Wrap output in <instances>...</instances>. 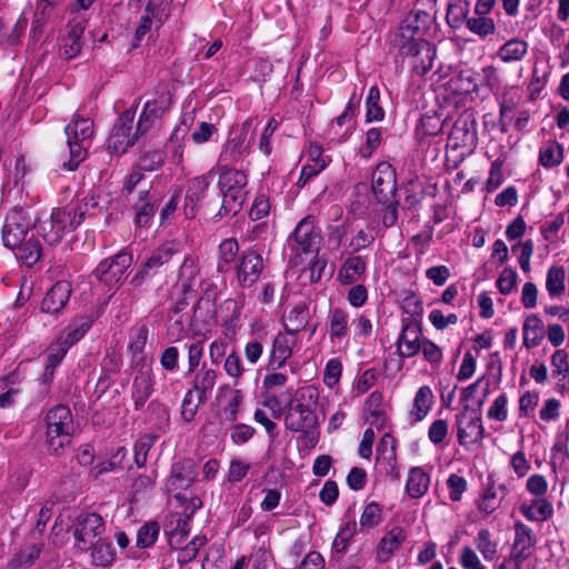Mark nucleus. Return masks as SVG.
Instances as JSON below:
<instances>
[{
  "instance_id": "nucleus-59",
  "label": "nucleus",
  "mask_w": 569,
  "mask_h": 569,
  "mask_svg": "<svg viewBox=\"0 0 569 569\" xmlns=\"http://www.w3.org/2000/svg\"><path fill=\"white\" fill-rule=\"evenodd\" d=\"M342 363L338 358L330 359L323 371V382L328 388H333L341 377Z\"/></svg>"
},
{
  "instance_id": "nucleus-40",
  "label": "nucleus",
  "mask_w": 569,
  "mask_h": 569,
  "mask_svg": "<svg viewBox=\"0 0 569 569\" xmlns=\"http://www.w3.org/2000/svg\"><path fill=\"white\" fill-rule=\"evenodd\" d=\"M69 348L64 341H58L49 347L43 373L44 381L52 379L54 369L61 363Z\"/></svg>"
},
{
  "instance_id": "nucleus-6",
  "label": "nucleus",
  "mask_w": 569,
  "mask_h": 569,
  "mask_svg": "<svg viewBox=\"0 0 569 569\" xmlns=\"http://www.w3.org/2000/svg\"><path fill=\"white\" fill-rule=\"evenodd\" d=\"M64 132L70 158L68 161H62L61 168L74 171L87 157V144L93 133V122L89 118L74 116L66 126Z\"/></svg>"
},
{
  "instance_id": "nucleus-13",
  "label": "nucleus",
  "mask_w": 569,
  "mask_h": 569,
  "mask_svg": "<svg viewBox=\"0 0 569 569\" xmlns=\"http://www.w3.org/2000/svg\"><path fill=\"white\" fill-rule=\"evenodd\" d=\"M132 254L120 251L116 256L102 260L94 269V277L107 286L118 284L124 277L126 271L132 266Z\"/></svg>"
},
{
  "instance_id": "nucleus-48",
  "label": "nucleus",
  "mask_w": 569,
  "mask_h": 569,
  "mask_svg": "<svg viewBox=\"0 0 569 569\" xmlns=\"http://www.w3.org/2000/svg\"><path fill=\"white\" fill-rule=\"evenodd\" d=\"M207 399H201V395L197 393L194 389H189L184 395L181 406V415L184 421L190 422L194 419L198 408Z\"/></svg>"
},
{
  "instance_id": "nucleus-56",
  "label": "nucleus",
  "mask_w": 569,
  "mask_h": 569,
  "mask_svg": "<svg viewBox=\"0 0 569 569\" xmlns=\"http://www.w3.org/2000/svg\"><path fill=\"white\" fill-rule=\"evenodd\" d=\"M458 562L463 569H487L477 552L470 546H463L461 548Z\"/></svg>"
},
{
  "instance_id": "nucleus-39",
  "label": "nucleus",
  "mask_w": 569,
  "mask_h": 569,
  "mask_svg": "<svg viewBox=\"0 0 569 569\" xmlns=\"http://www.w3.org/2000/svg\"><path fill=\"white\" fill-rule=\"evenodd\" d=\"M563 148L555 140L547 141L539 149V163L545 168H553L561 163Z\"/></svg>"
},
{
  "instance_id": "nucleus-30",
  "label": "nucleus",
  "mask_w": 569,
  "mask_h": 569,
  "mask_svg": "<svg viewBox=\"0 0 569 569\" xmlns=\"http://www.w3.org/2000/svg\"><path fill=\"white\" fill-rule=\"evenodd\" d=\"M244 298H228L220 305V313L226 332H234L239 325Z\"/></svg>"
},
{
  "instance_id": "nucleus-57",
  "label": "nucleus",
  "mask_w": 569,
  "mask_h": 569,
  "mask_svg": "<svg viewBox=\"0 0 569 569\" xmlns=\"http://www.w3.org/2000/svg\"><path fill=\"white\" fill-rule=\"evenodd\" d=\"M442 128L440 118L436 116H423L417 127V133L420 137L437 136Z\"/></svg>"
},
{
  "instance_id": "nucleus-20",
  "label": "nucleus",
  "mask_w": 569,
  "mask_h": 569,
  "mask_svg": "<svg viewBox=\"0 0 569 569\" xmlns=\"http://www.w3.org/2000/svg\"><path fill=\"white\" fill-rule=\"evenodd\" d=\"M297 345L296 336L292 333L279 332L272 342L269 353L268 369L277 370L284 366L291 357L292 349Z\"/></svg>"
},
{
  "instance_id": "nucleus-19",
  "label": "nucleus",
  "mask_w": 569,
  "mask_h": 569,
  "mask_svg": "<svg viewBox=\"0 0 569 569\" xmlns=\"http://www.w3.org/2000/svg\"><path fill=\"white\" fill-rule=\"evenodd\" d=\"M372 190L380 202L389 201V197L393 194L396 172L389 163L381 162L377 166L372 173Z\"/></svg>"
},
{
  "instance_id": "nucleus-10",
  "label": "nucleus",
  "mask_w": 569,
  "mask_h": 569,
  "mask_svg": "<svg viewBox=\"0 0 569 569\" xmlns=\"http://www.w3.org/2000/svg\"><path fill=\"white\" fill-rule=\"evenodd\" d=\"M104 530V520L100 515L91 512L79 517L73 530L74 547L89 551L94 542L102 539Z\"/></svg>"
},
{
  "instance_id": "nucleus-33",
  "label": "nucleus",
  "mask_w": 569,
  "mask_h": 569,
  "mask_svg": "<svg viewBox=\"0 0 569 569\" xmlns=\"http://www.w3.org/2000/svg\"><path fill=\"white\" fill-rule=\"evenodd\" d=\"M520 512L529 521L542 522L553 515V507L546 498H535L519 507Z\"/></svg>"
},
{
  "instance_id": "nucleus-46",
  "label": "nucleus",
  "mask_w": 569,
  "mask_h": 569,
  "mask_svg": "<svg viewBox=\"0 0 569 569\" xmlns=\"http://www.w3.org/2000/svg\"><path fill=\"white\" fill-rule=\"evenodd\" d=\"M380 101V90L377 86H373L369 89L367 101H366V119L368 122L371 121H381L385 117V111L379 104Z\"/></svg>"
},
{
  "instance_id": "nucleus-61",
  "label": "nucleus",
  "mask_w": 569,
  "mask_h": 569,
  "mask_svg": "<svg viewBox=\"0 0 569 569\" xmlns=\"http://www.w3.org/2000/svg\"><path fill=\"white\" fill-rule=\"evenodd\" d=\"M517 272L508 267L505 268L497 279V287L501 295H509L516 287Z\"/></svg>"
},
{
  "instance_id": "nucleus-45",
  "label": "nucleus",
  "mask_w": 569,
  "mask_h": 569,
  "mask_svg": "<svg viewBox=\"0 0 569 569\" xmlns=\"http://www.w3.org/2000/svg\"><path fill=\"white\" fill-rule=\"evenodd\" d=\"M528 51V43L525 40L511 39L499 50V57L505 62L519 61Z\"/></svg>"
},
{
  "instance_id": "nucleus-52",
  "label": "nucleus",
  "mask_w": 569,
  "mask_h": 569,
  "mask_svg": "<svg viewBox=\"0 0 569 569\" xmlns=\"http://www.w3.org/2000/svg\"><path fill=\"white\" fill-rule=\"evenodd\" d=\"M157 437L144 435L140 437L134 445V462L140 468L143 467L148 459V453L153 447Z\"/></svg>"
},
{
  "instance_id": "nucleus-5",
  "label": "nucleus",
  "mask_w": 569,
  "mask_h": 569,
  "mask_svg": "<svg viewBox=\"0 0 569 569\" xmlns=\"http://www.w3.org/2000/svg\"><path fill=\"white\" fill-rule=\"evenodd\" d=\"M46 447L51 453L59 455L70 443L73 432V418L67 406L59 405L50 409L46 417Z\"/></svg>"
},
{
  "instance_id": "nucleus-62",
  "label": "nucleus",
  "mask_w": 569,
  "mask_h": 569,
  "mask_svg": "<svg viewBox=\"0 0 569 569\" xmlns=\"http://www.w3.org/2000/svg\"><path fill=\"white\" fill-rule=\"evenodd\" d=\"M508 398L505 393L498 396L491 407L488 409L487 416L489 419L502 422L507 420L508 411H507Z\"/></svg>"
},
{
  "instance_id": "nucleus-8",
  "label": "nucleus",
  "mask_w": 569,
  "mask_h": 569,
  "mask_svg": "<svg viewBox=\"0 0 569 569\" xmlns=\"http://www.w3.org/2000/svg\"><path fill=\"white\" fill-rule=\"evenodd\" d=\"M80 224V220L72 217L70 210H53L49 218L33 223L36 232L41 236L48 244L58 243L67 231L74 229Z\"/></svg>"
},
{
  "instance_id": "nucleus-23",
  "label": "nucleus",
  "mask_w": 569,
  "mask_h": 569,
  "mask_svg": "<svg viewBox=\"0 0 569 569\" xmlns=\"http://www.w3.org/2000/svg\"><path fill=\"white\" fill-rule=\"evenodd\" d=\"M508 489L506 485H496L492 477H488L486 489L477 500V507L479 511L485 515H491L501 505L502 500L507 496Z\"/></svg>"
},
{
  "instance_id": "nucleus-38",
  "label": "nucleus",
  "mask_w": 569,
  "mask_h": 569,
  "mask_svg": "<svg viewBox=\"0 0 569 569\" xmlns=\"http://www.w3.org/2000/svg\"><path fill=\"white\" fill-rule=\"evenodd\" d=\"M367 269V263L359 256L349 257L339 273L341 281L346 284L357 282Z\"/></svg>"
},
{
  "instance_id": "nucleus-2",
  "label": "nucleus",
  "mask_w": 569,
  "mask_h": 569,
  "mask_svg": "<svg viewBox=\"0 0 569 569\" xmlns=\"http://www.w3.org/2000/svg\"><path fill=\"white\" fill-rule=\"evenodd\" d=\"M197 479V466L192 459H182L172 465L163 490L172 496L180 506H188V515L202 507V500L190 489Z\"/></svg>"
},
{
  "instance_id": "nucleus-37",
  "label": "nucleus",
  "mask_w": 569,
  "mask_h": 569,
  "mask_svg": "<svg viewBox=\"0 0 569 569\" xmlns=\"http://www.w3.org/2000/svg\"><path fill=\"white\" fill-rule=\"evenodd\" d=\"M84 30V26L82 22H77L70 26V30L68 36L63 40V44L61 47V54L66 59H72L78 56L81 51V37Z\"/></svg>"
},
{
  "instance_id": "nucleus-22",
  "label": "nucleus",
  "mask_w": 569,
  "mask_h": 569,
  "mask_svg": "<svg viewBox=\"0 0 569 569\" xmlns=\"http://www.w3.org/2000/svg\"><path fill=\"white\" fill-rule=\"evenodd\" d=\"M211 181L212 171H209L202 176H198L189 181L184 204V214L187 218L196 217L197 203L204 197Z\"/></svg>"
},
{
  "instance_id": "nucleus-4",
  "label": "nucleus",
  "mask_w": 569,
  "mask_h": 569,
  "mask_svg": "<svg viewBox=\"0 0 569 569\" xmlns=\"http://www.w3.org/2000/svg\"><path fill=\"white\" fill-rule=\"evenodd\" d=\"M248 177L242 170L223 167L219 174L218 187L222 196L223 214L238 213L248 196Z\"/></svg>"
},
{
  "instance_id": "nucleus-11",
  "label": "nucleus",
  "mask_w": 569,
  "mask_h": 569,
  "mask_svg": "<svg viewBox=\"0 0 569 569\" xmlns=\"http://www.w3.org/2000/svg\"><path fill=\"white\" fill-rule=\"evenodd\" d=\"M457 438L460 446L481 442L483 439V425L479 410L470 409L468 406L456 416Z\"/></svg>"
},
{
  "instance_id": "nucleus-43",
  "label": "nucleus",
  "mask_w": 569,
  "mask_h": 569,
  "mask_svg": "<svg viewBox=\"0 0 569 569\" xmlns=\"http://www.w3.org/2000/svg\"><path fill=\"white\" fill-rule=\"evenodd\" d=\"M407 539V533L401 527H393L380 540L379 551L389 558L400 548Z\"/></svg>"
},
{
  "instance_id": "nucleus-44",
  "label": "nucleus",
  "mask_w": 569,
  "mask_h": 569,
  "mask_svg": "<svg viewBox=\"0 0 569 569\" xmlns=\"http://www.w3.org/2000/svg\"><path fill=\"white\" fill-rule=\"evenodd\" d=\"M473 542L485 560L492 561L497 558L498 543L491 539V532L487 528L478 531Z\"/></svg>"
},
{
  "instance_id": "nucleus-51",
  "label": "nucleus",
  "mask_w": 569,
  "mask_h": 569,
  "mask_svg": "<svg viewBox=\"0 0 569 569\" xmlns=\"http://www.w3.org/2000/svg\"><path fill=\"white\" fill-rule=\"evenodd\" d=\"M382 141V131L379 128H371L366 132L365 143L359 149V156L363 159L371 158Z\"/></svg>"
},
{
  "instance_id": "nucleus-36",
  "label": "nucleus",
  "mask_w": 569,
  "mask_h": 569,
  "mask_svg": "<svg viewBox=\"0 0 569 569\" xmlns=\"http://www.w3.org/2000/svg\"><path fill=\"white\" fill-rule=\"evenodd\" d=\"M433 405V393L429 386H422L416 392L410 415L415 421H421L430 411Z\"/></svg>"
},
{
  "instance_id": "nucleus-14",
  "label": "nucleus",
  "mask_w": 569,
  "mask_h": 569,
  "mask_svg": "<svg viewBox=\"0 0 569 569\" xmlns=\"http://www.w3.org/2000/svg\"><path fill=\"white\" fill-rule=\"evenodd\" d=\"M420 323L415 319L402 321L401 332L397 340V352L401 358H411L420 352L422 342Z\"/></svg>"
},
{
  "instance_id": "nucleus-42",
  "label": "nucleus",
  "mask_w": 569,
  "mask_h": 569,
  "mask_svg": "<svg viewBox=\"0 0 569 569\" xmlns=\"http://www.w3.org/2000/svg\"><path fill=\"white\" fill-rule=\"evenodd\" d=\"M92 565L97 567H108L114 561V551L110 541L102 538L91 547Z\"/></svg>"
},
{
  "instance_id": "nucleus-55",
  "label": "nucleus",
  "mask_w": 569,
  "mask_h": 569,
  "mask_svg": "<svg viewBox=\"0 0 569 569\" xmlns=\"http://www.w3.org/2000/svg\"><path fill=\"white\" fill-rule=\"evenodd\" d=\"M41 549L42 547L39 543L26 546L14 556V565L17 567L30 566L40 556Z\"/></svg>"
},
{
  "instance_id": "nucleus-50",
  "label": "nucleus",
  "mask_w": 569,
  "mask_h": 569,
  "mask_svg": "<svg viewBox=\"0 0 569 569\" xmlns=\"http://www.w3.org/2000/svg\"><path fill=\"white\" fill-rule=\"evenodd\" d=\"M382 520V511L377 502L368 503L360 516V528L368 530L377 527Z\"/></svg>"
},
{
  "instance_id": "nucleus-21",
  "label": "nucleus",
  "mask_w": 569,
  "mask_h": 569,
  "mask_svg": "<svg viewBox=\"0 0 569 569\" xmlns=\"http://www.w3.org/2000/svg\"><path fill=\"white\" fill-rule=\"evenodd\" d=\"M170 97L169 93L163 91L158 98L148 100L142 109L140 118L138 120V132L146 133L158 119L162 117L164 111L169 108Z\"/></svg>"
},
{
  "instance_id": "nucleus-47",
  "label": "nucleus",
  "mask_w": 569,
  "mask_h": 569,
  "mask_svg": "<svg viewBox=\"0 0 569 569\" xmlns=\"http://www.w3.org/2000/svg\"><path fill=\"white\" fill-rule=\"evenodd\" d=\"M160 527L156 521L142 525L137 532V547L140 549L150 548L158 539Z\"/></svg>"
},
{
  "instance_id": "nucleus-63",
  "label": "nucleus",
  "mask_w": 569,
  "mask_h": 569,
  "mask_svg": "<svg viewBox=\"0 0 569 569\" xmlns=\"http://www.w3.org/2000/svg\"><path fill=\"white\" fill-rule=\"evenodd\" d=\"M149 336V329L147 326L142 325L133 329V335L131 337L129 349L133 355H139L143 351Z\"/></svg>"
},
{
  "instance_id": "nucleus-29",
  "label": "nucleus",
  "mask_w": 569,
  "mask_h": 569,
  "mask_svg": "<svg viewBox=\"0 0 569 569\" xmlns=\"http://www.w3.org/2000/svg\"><path fill=\"white\" fill-rule=\"evenodd\" d=\"M523 346L527 349L538 347L545 338V326L542 320L536 313L526 317L523 327Z\"/></svg>"
},
{
  "instance_id": "nucleus-25",
  "label": "nucleus",
  "mask_w": 569,
  "mask_h": 569,
  "mask_svg": "<svg viewBox=\"0 0 569 569\" xmlns=\"http://www.w3.org/2000/svg\"><path fill=\"white\" fill-rule=\"evenodd\" d=\"M350 315L343 308L331 309L328 313L327 329L332 343L347 339L350 331Z\"/></svg>"
},
{
  "instance_id": "nucleus-9",
  "label": "nucleus",
  "mask_w": 569,
  "mask_h": 569,
  "mask_svg": "<svg viewBox=\"0 0 569 569\" xmlns=\"http://www.w3.org/2000/svg\"><path fill=\"white\" fill-rule=\"evenodd\" d=\"M321 233L313 216H307L296 226L288 242L298 257L300 253H318L321 244Z\"/></svg>"
},
{
  "instance_id": "nucleus-17",
  "label": "nucleus",
  "mask_w": 569,
  "mask_h": 569,
  "mask_svg": "<svg viewBox=\"0 0 569 569\" xmlns=\"http://www.w3.org/2000/svg\"><path fill=\"white\" fill-rule=\"evenodd\" d=\"M537 537L533 530L518 520L515 522V539L512 543V560L523 562L536 550Z\"/></svg>"
},
{
  "instance_id": "nucleus-35",
  "label": "nucleus",
  "mask_w": 569,
  "mask_h": 569,
  "mask_svg": "<svg viewBox=\"0 0 569 569\" xmlns=\"http://www.w3.org/2000/svg\"><path fill=\"white\" fill-rule=\"evenodd\" d=\"M217 378L218 373L214 369L207 367V365H202L200 370L194 375L192 389H194L197 393L201 395V399H207L208 395L217 383Z\"/></svg>"
},
{
  "instance_id": "nucleus-26",
  "label": "nucleus",
  "mask_w": 569,
  "mask_h": 569,
  "mask_svg": "<svg viewBox=\"0 0 569 569\" xmlns=\"http://www.w3.org/2000/svg\"><path fill=\"white\" fill-rule=\"evenodd\" d=\"M153 391V375L150 368L140 369L133 379L131 398L136 409L144 406Z\"/></svg>"
},
{
  "instance_id": "nucleus-3",
  "label": "nucleus",
  "mask_w": 569,
  "mask_h": 569,
  "mask_svg": "<svg viewBox=\"0 0 569 569\" xmlns=\"http://www.w3.org/2000/svg\"><path fill=\"white\" fill-rule=\"evenodd\" d=\"M418 28L402 24L397 36V46L401 54L415 58L413 70L419 76L427 74L433 68L436 48L430 42L416 38Z\"/></svg>"
},
{
  "instance_id": "nucleus-28",
  "label": "nucleus",
  "mask_w": 569,
  "mask_h": 569,
  "mask_svg": "<svg viewBox=\"0 0 569 569\" xmlns=\"http://www.w3.org/2000/svg\"><path fill=\"white\" fill-rule=\"evenodd\" d=\"M430 486V476L421 467H412L408 471L405 490L411 499L425 496Z\"/></svg>"
},
{
  "instance_id": "nucleus-34",
  "label": "nucleus",
  "mask_w": 569,
  "mask_h": 569,
  "mask_svg": "<svg viewBox=\"0 0 569 569\" xmlns=\"http://www.w3.org/2000/svg\"><path fill=\"white\" fill-rule=\"evenodd\" d=\"M546 290L551 299H559L566 291V270L562 266L552 264L546 274Z\"/></svg>"
},
{
  "instance_id": "nucleus-7",
  "label": "nucleus",
  "mask_w": 569,
  "mask_h": 569,
  "mask_svg": "<svg viewBox=\"0 0 569 569\" xmlns=\"http://www.w3.org/2000/svg\"><path fill=\"white\" fill-rule=\"evenodd\" d=\"M136 106H138V103ZM136 108L137 107L126 110L117 119L111 134L107 140V147L111 152H127L128 149L136 143L139 136L143 134L142 132H138V127L133 131Z\"/></svg>"
},
{
  "instance_id": "nucleus-58",
  "label": "nucleus",
  "mask_w": 569,
  "mask_h": 569,
  "mask_svg": "<svg viewBox=\"0 0 569 569\" xmlns=\"http://www.w3.org/2000/svg\"><path fill=\"white\" fill-rule=\"evenodd\" d=\"M92 321L89 318H81L78 322L73 323L67 333L64 342L71 347L78 342L91 328Z\"/></svg>"
},
{
  "instance_id": "nucleus-49",
  "label": "nucleus",
  "mask_w": 569,
  "mask_h": 569,
  "mask_svg": "<svg viewBox=\"0 0 569 569\" xmlns=\"http://www.w3.org/2000/svg\"><path fill=\"white\" fill-rule=\"evenodd\" d=\"M462 14L466 19V26L471 32L480 37H487L495 32L496 27L492 19L485 16L467 18L465 13Z\"/></svg>"
},
{
  "instance_id": "nucleus-24",
  "label": "nucleus",
  "mask_w": 569,
  "mask_h": 569,
  "mask_svg": "<svg viewBox=\"0 0 569 569\" xmlns=\"http://www.w3.org/2000/svg\"><path fill=\"white\" fill-rule=\"evenodd\" d=\"M71 295V284L68 281H58L47 292L41 302V310L47 313L60 312Z\"/></svg>"
},
{
  "instance_id": "nucleus-54",
  "label": "nucleus",
  "mask_w": 569,
  "mask_h": 569,
  "mask_svg": "<svg viewBox=\"0 0 569 569\" xmlns=\"http://www.w3.org/2000/svg\"><path fill=\"white\" fill-rule=\"evenodd\" d=\"M207 542V539L204 536H196L188 545H186L183 548H179V556L178 560L179 562H190L192 561L201 547H203Z\"/></svg>"
},
{
  "instance_id": "nucleus-41",
  "label": "nucleus",
  "mask_w": 569,
  "mask_h": 569,
  "mask_svg": "<svg viewBox=\"0 0 569 569\" xmlns=\"http://www.w3.org/2000/svg\"><path fill=\"white\" fill-rule=\"evenodd\" d=\"M183 508L182 517L177 520L176 527L169 532V545L179 549L180 545L190 533L191 527L190 521L193 513L188 515V506H181Z\"/></svg>"
},
{
  "instance_id": "nucleus-16",
  "label": "nucleus",
  "mask_w": 569,
  "mask_h": 569,
  "mask_svg": "<svg viewBox=\"0 0 569 569\" xmlns=\"http://www.w3.org/2000/svg\"><path fill=\"white\" fill-rule=\"evenodd\" d=\"M448 141L453 149H471L477 143V123L471 116H460L453 123Z\"/></svg>"
},
{
  "instance_id": "nucleus-31",
  "label": "nucleus",
  "mask_w": 569,
  "mask_h": 569,
  "mask_svg": "<svg viewBox=\"0 0 569 569\" xmlns=\"http://www.w3.org/2000/svg\"><path fill=\"white\" fill-rule=\"evenodd\" d=\"M311 318L309 308L306 303L293 306L284 316L283 325L288 333L297 335L306 328Z\"/></svg>"
},
{
  "instance_id": "nucleus-12",
  "label": "nucleus",
  "mask_w": 569,
  "mask_h": 569,
  "mask_svg": "<svg viewBox=\"0 0 569 569\" xmlns=\"http://www.w3.org/2000/svg\"><path fill=\"white\" fill-rule=\"evenodd\" d=\"M33 224L29 213L22 208H14L6 218L2 240L7 248H14L24 240Z\"/></svg>"
},
{
  "instance_id": "nucleus-53",
  "label": "nucleus",
  "mask_w": 569,
  "mask_h": 569,
  "mask_svg": "<svg viewBox=\"0 0 569 569\" xmlns=\"http://www.w3.org/2000/svg\"><path fill=\"white\" fill-rule=\"evenodd\" d=\"M174 251L172 247L164 244L154 249L149 256V258L146 260V262H148V264L158 272L163 264L171 260Z\"/></svg>"
},
{
  "instance_id": "nucleus-64",
  "label": "nucleus",
  "mask_w": 569,
  "mask_h": 569,
  "mask_svg": "<svg viewBox=\"0 0 569 569\" xmlns=\"http://www.w3.org/2000/svg\"><path fill=\"white\" fill-rule=\"evenodd\" d=\"M223 369L226 373L233 379H239L243 375L244 368L239 355L236 351L230 352L226 357Z\"/></svg>"
},
{
  "instance_id": "nucleus-1",
  "label": "nucleus",
  "mask_w": 569,
  "mask_h": 569,
  "mask_svg": "<svg viewBox=\"0 0 569 569\" xmlns=\"http://www.w3.org/2000/svg\"><path fill=\"white\" fill-rule=\"evenodd\" d=\"M319 391L315 386L298 388L286 405L284 427L291 432L308 433L318 425L316 412Z\"/></svg>"
},
{
  "instance_id": "nucleus-18",
  "label": "nucleus",
  "mask_w": 569,
  "mask_h": 569,
  "mask_svg": "<svg viewBox=\"0 0 569 569\" xmlns=\"http://www.w3.org/2000/svg\"><path fill=\"white\" fill-rule=\"evenodd\" d=\"M251 123V120H246L239 133L224 143L220 154L221 162H226L227 164L238 162L249 152V142H246V140Z\"/></svg>"
},
{
  "instance_id": "nucleus-60",
  "label": "nucleus",
  "mask_w": 569,
  "mask_h": 569,
  "mask_svg": "<svg viewBox=\"0 0 569 569\" xmlns=\"http://www.w3.org/2000/svg\"><path fill=\"white\" fill-rule=\"evenodd\" d=\"M239 251V244L236 239H226L220 243L219 247V257L220 264L219 268L223 269V264L229 266Z\"/></svg>"
},
{
  "instance_id": "nucleus-27",
  "label": "nucleus",
  "mask_w": 569,
  "mask_h": 569,
  "mask_svg": "<svg viewBox=\"0 0 569 569\" xmlns=\"http://www.w3.org/2000/svg\"><path fill=\"white\" fill-rule=\"evenodd\" d=\"M226 392L227 401L219 410V418L222 425H231L238 419L240 406L243 400V393L239 389H231L228 386L220 388V392Z\"/></svg>"
},
{
  "instance_id": "nucleus-15",
  "label": "nucleus",
  "mask_w": 569,
  "mask_h": 569,
  "mask_svg": "<svg viewBox=\"0 0 569 569\" xmlns=\"http://www.w3.org/2000/svg\"><path fill=\"white\" fill-rule=\"evenodd\" d=\"M264 269L261 254L249 250L242 253L240 263L237 266V281L240 287L249 288L260 278Z\"/></svg>"
},
{
  "instance_id": "nucleus-32",
  "label": "nucleus",
  "mask_w": 569,
  "mask_h": 569,
  "mask_svg": "<svg viewBox=\"0 0 569 569\" xmlns=\"http://www.w3.org/2000/svg\"><path fill=\"white\" fill-rule=\"evenodd\" d=\"M14 251V254L19 261L31 267L36 264L42 252L40 241L32 233L29 238L22 240L19 246L10 248Z\"/></svg>"
}]
</instances>
